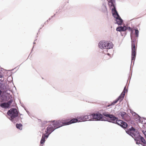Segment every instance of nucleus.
<instances>
[{
    "label": "nucleus",
    "instance_id": "1",
    "mask_svg": "<svg viewBox=\"0 0 146 146\" xmlns=\"http://www.w3.org/2000/svg\"><path fill=\"white\" fill-rule=\"evenodd\" d=\"M8 117L13 122L15 123L19 120L18 112L15 108H11L7 113Z\"/></svg>",
    "mask_w": 146,
    "mask_h": 146
},
{
    "label": "nucleus",
    "instance_id": "2",
    "mask_svg": "<svg viewBox=\"0 0 146 146\" xmlns=\"http://www.w3.org/2000/svg\"><path fill=\"white\" fill-rule=\"evenodd\" d=\"M126 132L134 139L137 144H140L139 140L140 135L139 133L136 131L134 127H131L129 129H127Z\"/></svg>",
    "mask_w": 146,
    "mask_h": 146
},
{
    "label": "nucleus",
    "instance_id": "3",
    "mask_svg": "<svg viewBox=\"0 0 146 146\" xmlns=\"http://www.w3.org/2000/svg\"><path fill=\"white\" fill-rule=\"evenodd\" d=\"M103 115L106 117H109L111 120L110 121L113 123H115L121 126L123 121L117 119V118L112 114H109L108 113L104 112Z\"/></svg>",
    "mask_w": 146,
    "mask_h": 146
},
{
    "label": "nucleus",
    "instance_id": "4",
    "mask_svg": "<svg viewBox=\"0 0 146 146\" xmlns=\"http://www.w3.org/2000/svg\"><path fill=\"white\" fill-rule=\"evenodd\" d=\"M112 11L113 16L116 19L117 23L119 25H121L123 22V20L118 15L115 7L112 8Z\"/></svg>",
    "mask_w": 146,
    "mask_h": 146
},
{
    "label": "nucleus",
    "instance_id": "5",
    "mask_svg": "<svg viewBox=\"0 0 146 146\" xmlns=\"http://www.w3.org/2000/svg\"><path fill=\"white\" fill-rule=\"evenodd\" d=\"M98 45L100 48L101 49H110L112 48L113 46V44L112 43H109L108 41L104 40L100 41Z\"/></svg>",
    "mask_w": 146,
    "mask_h": 146
},
{
    "label": "nucleus",
    "instance_id": "6",
    "mask_svg": "<svg viewBox=\"0 0 146 146\" xmlns=\"http://www.w3.org/2000/svg\"><path fill=\"white\" fill-rule=\"evenodd\" d=\"M137 46V42L136 40H132L131 44V60H134L136 57V47Z\"/></svg>",
    "mask_w": 146,
    "mask_h": 146
},
{
    "label": "nucleus",
    "instance_id": "7",
    "mask_svg": "<svg viewBox=\"0 0 146 146\" xmlns=\"http://www.w3.org/2000/svg\"><path fill=\"white\" fill-rule=\"evenodd\" d=\"M125 87L123 91L122 92L121 94V95L118 97V98L116 99L115 100H114L113 102L111 103L110 104H109V105H108L107 107H109L110 106H111L112 105H115L116 103L119 100H120L121 101L122 100L124 96L125 95Z\"/></svg>",
    "mask_w": 146,
    "mask_h": 146
},
{
    "label": "nucleus",
    "instance_id": "8",
    "mask_svg": "<svg viewBox=\"0 0 146 146\" xmlns=\"http://www.w3.org/2000/svg\"><path fill=\"white\" fill-rule=\"evenodd\" d=\"M53 126L51 125H49L47 127L46 130L45 131L46 134L45 136L47 138L49 135L56 128H55L54 127V123L53 124Z\"/></svg>",
    "mask_w": 146,
    "mask_h": 146
},
{
    "label": "nucleus",
    "instance_id": "9",
    "mask_svg": "<svg viewBox=\"0 0 146 146\" xmlns=\"http://www.w3.org/2000/svg\"><path fill=\"white\" fill-rule=\"evenodd\" d=\"M92 115L93 116L92 120H102L103 119V115L100 113H93Z\"/></svg>",
    "mask_w": 146,
    "mask_h": 146
},
{
    "label": "nucleus",
    "instance_id": "10",
    "mask_svg": "<svg viewBox=\"0 0 146 146\" xmlns=\"http://www.w3.org/2000/svg\"><path fill=\"white\" fill-rule=\"evenodd\" d=\"M93 115L92 114H90L88 115H86L84 116H82L80 118L81 120H80V121H86L92 120Z\"/></svg>",
    "mask_w": 146,
    "mask_h": 146
},
{
    "label": "nucleus",
    "instance_id": "11",
    "mask_svg": "<svg viewBox=\"0 0 146 146\" xmlns=\"http://www.w3.org/2000/svg\"><path fill=\"white\" fill-rule=\"evenodd\" d=\"M13 100H11L7 102H4L0 104L1 107L3 108H9Z\"/></svg>",
    "mask_w": 146,
    "mask_h": 146
},
{
    "label": "nucleus",
    "instance_id": "12",
    "mask_svg": "<svg viewBox=\"0 0 146 146\" xmlns=\"http://www.w3.org/2000/svg\"><path fill=\"white\" fill-rule=\"evenodd\" d=\"M54 127L55 128H58L64 126L62 119L57 121L54 123Z\"/></svg>",
    "mask_w": 146,
    "mask_h": 146
},
{
    "label": "nucleus",
    "instance_id": "13",
    "mask_svg": "<svg viewBox=\"0 0 146 146\" xmlns=\"http://www.w3.org/2000/svg\"><path fill=\"white\" fill-rule=\"evenodd\" d=\"M127 29V27L126 26L120 27L117 28L116 30L119 31H125Z\"/></svg>",
    "mask_w": 146,
    "mask_h": 146
},
{
    "label": "nucleus",
    "instance_id": "14",
    "mask_svg": "<svg viewBox=\"0 0 146 146\" xmlns=\"http://www.w3.org/2000/svg\"><path fill=\"white\" fill-rule=\"evenodd\" d=\"M62 120L64 126L70 125L69 122V119H63Z\"/></svg>",
    "mask_w": 146,
    "mask_h": 146
},
{
    "label": "nucleus",
    "instance_id": "15",
    "mask_svg": "<svg viewBox=\"0 0 146 146\" xmlns=\"http://www.w3.org/2000/svg\"><path fill=\"white\" fill-rule=\"evenodd\" d=\"M78 119L76 118H73L71 119H69V124H71L72 123H74L77 122H78Z\"/></svg>",
    "mask_w": 146,
    "mask_h": 146
},
{
    "label": "nucleus",
    "instance_id": "16",
    "mask_svg": "<svg viewBox=\"0 0 146 146\" xmlns=\"http://www.w3.org/2000/svg\"><path fill=\"white\" fill-rule=\"evenodd\" d=\"M108 2H109V5L110 7H115L114 3H115V0H108Z\"/></svg>",
    "mask_w": 146,
    "mask_h": 146
},
{
    "label": "nucleus",
    "instance_id": "17",
    "mask_svg": "<svg viewBox=\"0 0 146 146\" xmlns=\"http://www.w3.org/2000/svg\"><path fill=\"white\" fill-rule=\"evenodd\" d=\"M123 119L127 121H129L130 119V117L127 114L126 116L124 117Z\"/></svg>",
    "mask_w": 146,
    "mask_h": 146
},
{
    "label": "nucleus",
    "instance_id": "18",
    "mask_svg": "<svg viewBox=\"0 0 146 146\" xmlns=\"http://www.w3.org/2000/svg\"><path fill=\"white\" fill-rule=\"evenodd\" d=\"M122 123H123L121 126L124 128H125L127 127V123L123 121Z\"/></svg>",
    "mask_w": 146,
    "mask_h": 146
},
{
    "label": "nucleus",
    "instance_id": "19",
    "mask_svg": "<svg viewBox=\"0 0 146 146\" xmlns=\"http://www.w3.org/2000/svg\"><path fill=\"white\" fill-rule=\"evenodd\" d=\"M22 125L21 123L19 124H17L16 125V127L17 128H18V129H19L20 130L22 129Z\"/></svg>",
    "mask_w": 146,
    "mask_h": 146
},
{
    "label": "nucleus",
    "instance_id": "20",
    "mask_svg": "<svg viewBox=\"0 0 146 146\" xmlns=\"http://www.w3.org/2000/svg\"><path fill=\"white\" fill-rule=\"evenodd\" d=\"M140 139L142 142L144 144H145L146 143V141L144 139V138L143 137H140Z\"/></svg>",
    "mask_w": 146,
    "mask_h": 146
},
{
    "label": "nucleus",
    "instance_id": "21",
    "mask_svg": "<svg viewBox=\"0 0 146 146\" xmlns=\"http://www.w3.org/2000/svg\"><path fill=\"white\" fill-rule=\"evenodd\" d=\"M127 114L125 112H121V115L123 119Z\"/></svg>",
    "mask_w": 146,
    "mask_h": 146
},
{
    "label": "nucleus",
    "instance_id": "22",
    "mask_svg": "<svg viewBox=\"0 0 146 146\" xmlns=\"http://www.w3.org/2000/svg\"><path fill=\"white\" fill-rule=\"evenodd\" d=\"M45 135L46 134V133L43 134L41 139L43 140H45V137H46L44 135Z\"/></svg>",
    "mask_w": 146,
    "mask_h": 146
},
{
    "label": "nucleus",
    "instance_id": "23",
    "mask_svg": "<svg viewBox=\"0 0 146 146\" xmlns=\"http://www.w3.org/2000/svg\"><path fill=\"white\" fill-rule=\"evenodd\" d=\"M135 34L137 37L138 36L139 31L138 30H135Z\"/></svg>",
    "mask_w": 146,
    "mask_h": 146
},
{
    "label": "nucleus",
    "instance_id": "24",
    "mask_svg": "<svg viewBox=\"0 0 146 146\" xmlns=\"http://www.w3.org/2000/svg\"><path fill=\"white\" fill-rule=\"evenodd\" d=\"M127 29L129 31H132L131 28L129 27L127 28Z\"/></svg>",
    "mask_w": 146,
    "mask_h": 146
},
{
    "label": "nucleus",
    "instance_id": "25",
    "mask_svg": "<svg viewBox=\"0 0 146 146\" xmlns=\"http://www.w3.org/2000/svg\"><path fill=\"white\" fill-rule=\"evenodd\" d=\"M45 141V140H42L41 139L40 143L41 144H43L44 143V142Z\"/></svg>",
    "mask_w": 146,
    "mask_h": 146
},
{
    "label": "nucleus",
    "instance_id": "26",
    "mask_svg": "<svg viewBox=\"0 0 146 146\" xmlns=\"http://www.w3.org/2000/svg\"><path fill=\"white\" fill-rule=\"evenodd\" d=\"M3 77V75L0 72V78H2Z\"/></svg>",
    "mask_w": 146,
    "mask_h": 146
},
{
    "label": "nucleus",
    "instance_id": "27",
    "mask_svg": "<svg viewBox=\"0 0 146 146\" xmlns=\"http://www.w3.org/2000/svg\"><path fill=\"white\" fill-rule=\"evenodd\" d=\"M136 116H137V117H138L139 118V115H136Z\"/></svg>",
    "mask_w": 146,
    "mask_h": 146
},
{
    "label": "nucleus",
    "instance_id": "28",
    "mask_svg": "<svg viewBox=\"0 0 146 146\" xmlns=\"http://www.w3.org/2000/svg\"><path fill=\"white\" fill-rule=\"evenodd\" d=\"M1 91L0 90V95H1Z\"/></svg>",
    "mask_w": 146,
    "mask_h": 146
}]
</instances>
